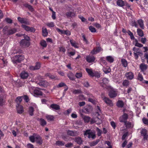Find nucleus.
<instances>
[{
  "mask_svg": "<svg viewBox=\"0 0 148 148\" xmlns=\"http://www.w3.org/2000/svg\"><path fill=\"white\" fill-rule=\"evenodd\" d=\"M66 15L68 17H72L75 16V14L73 12H69L66 13Z\"/></svg>",
  "mask_w": 148,
  "mask_h": 148,
  "instance_id": "obj_38",
  "label": "nucleus"
},
{
  "mask_svg": "<svg viewBox=\"0 0 148 148\" xmlns=\"http://www.w3.org/2000/svg\"><path fill=\"white\" fill-rule=\"evenodd\" d=\"M34 111V108L32 107H30L29 108L28 112L29 114L31 116H32L33 115V112Z\"/></svg>",
  "mask_w": 148,
  "mask_h": 148,
  "instance_id": "obj_40",
  "label": "nucleus"
},
{
  "mask_svg": "<svg viewBox=\"0 0 148 148\" xmlns=\"http://www.w3.org/2000/svg\"><path fill=\"white\" fill-rule=\"evenodd\" d=\"M18 20L21 23H24L27 25H29V23L27 21V20L24 18H21L20 17H18Z\"/></svg>",
  "mask_w": 148,
  "mask_h": 148,
  "instance_id": "obj_15",
  "label": "nucleus"
},
{
  "mask_svg": "<svg viewBox=\"0 0 148 148\" xmlns=\"http://www.w3.org/2000/svg\"><path fill=\"white\" fill-rule=\"evenodd\" d=\"M135 42L136 43L135 45V46L139 47H143V45L140 43H139L136 39L135 40Z\"/></svg>",
  "mask_w": 148,
  "mask_h": 148,
  "instance_id": "obj_54",
  "label": "nucleus"
},
{
  "mask_svg": "<svg viewBox=\"0 0 148 148\" xmlns=\"http://www.w3.org/2000/svg\"><path fill=\"white\" fill-rule=\"evenodd\" d=\"M102 50L103 49L101 47H98L94 49L91 51V53L93 55L96 54Z\"/></svg>",
  "mask_w": 148,
  "mask_h": 148,
  "instance_id": "obj_9",
  "label": "nucleus"
},
{
  "mask_svg": "<svg viewBox=\"0 0 148 148\" xmlns=\"http://www.w3.org/2000/svg\"><path fill=\"white\" fill-rule=\"evenodd\" d=\"M141 134L143 136V139L144 140H147L148 138V136L147 135V130L145 129H143L141 132Z\"/></svg>",
  "mask_w": 148,
  "mask_h": 148,
  "instance_id": "obj_8",
  "label": "nucleus"
},
{
  "mask_svg": "<svg viewBox=\"0 0 148 148\" xmlns=\"http://www.w3.org/2000/svg\"><path fill=\"white\" fill-rule=\"evenodd\" d=\"M17 112L19 114H21L23 112V107L21 105H18L17 107Z\"/></svg>",
  "mask_w": 148,
  "mask_h": 148,
  "instance_id": "obj_23",
  "label": "nucleus"
},
{
  "mask_svg": "<svg viewBox=\"0 0 148 148\" xmlns=\"http://www.w3.org/2000/svg\"><path fill=\"white\" fill-rule=\"evenodd\" d=\"M74 141L79 145H81L83 143V140L82 138L79 137H75L74 139Z\"/></svg>",
  "mask_w": 148,
  "mask_h": 148,
  "instance_id": "obj_18",
  "label": "nucleus"
},
{
  "mask_svg": "<svg viewBox=\"0 0 148 148\" xmlns=\"http://www.w3.org/2000/svg\"><path fill=\"white\" fill-rule=\"evenodd\" d=\"M130 83L129 81L127 80H125L123 81L122 84L123 86H125L126 87H127L129 86Z\"/></svg>",
  "mask_w": 148,
  "mask_h": 148,
  "instance_id": "obj_31",
  "label": "nucleus"
},
{
  "mask_svg": "<svg viewBox=\"0 0 148 148\" xmlns=\"http://www.w3.org/2000/svg\"><path fill=\"white\" fill-rule=\"evenodd\" d=\"M134 56L136 59H137L138 57V56L140 54H142V53L140 52H134Z\"/></svg>",
  "mask_w": 148,
  "mask_h": 148,
  "instance_id": "obj_49",
  "label": "nucleus"
},
{
  "mask_svg": "<svg viewBox=\"0 0 148 148\" xmlns=\"http://www.w3.org/2000/svg\"><path fill=\"white\" fill-rule=\"evenodd\" d=\"M117 106L119 107L122 108L124 106V103L122 101H118L116 104Z\"/></svg>",
  "mask_w": 148,
  "mask_h": 148,
  "instance_id": "obj_36",
  "label": "nucleus"
},
{
  "mask_svg": "<svg viewBox=\"0 0 148 148\" xmlns=\"http://www.w3.org/2000/svg\"><path fill=\"white\" fill-rule=\"evenodd\" d=\"M72 92L73 93L75 94H77L82 93V91H81V90H80L79 89L74 90L72 91Z\"/></svg>",
  "mask_w": 148,
  "mask_h": 148,
  "instance_id": "obj_51",
  "label": "nucleus"
},
{
  "mask_svg": "<svg viewBox=\"0 0 148 148\" xmlns=\"http://www.w3.org/2000/svg\"><path fill=\"white\" fill-rule=\"evenodd\" d=\"M34 93L37 95H42V92L38 89H36L34 91Z\"/></svg>",
  "mask_w": 148,
  "mask_h": 148,
  "instance_id": "obj_34",
  "label": "nucleus"
},
{
  "mask_svg": "<svg viewBox=\"0 0 148 148\" xmlns=\"http://www.w3.org/2000/svg\"><path fill=\"white\" fill-rule=\"evenodd\" d=\"M37 135L36 134H34L32 136L29 137V140L32 142L34 143L35 142L36 140V137Z\"/></svg>",
  "mask_w": 148,
  "mask_h": 148,
  "instance_id": "obj_25",
  "label": "nucleus"
},
{
  "mask_svg": "<svg viewBox=\"0 0 148 148\" xmlns=\"http://www.w3.org/2000/svg\"><path fill=\"white\" fill-rule=\"evenodd\" d=\"M137 32L138 36L141 37H142L143 36L144 34L143 32L140 29H137Z\"/></svg>",
  "mask_w": 148,
  "mask_h": 148,
  "instance_id": "obj_39",
  "label": "nucleus"
},
{
  "mask_svg": "<svg viewBox=\"0 0 148 148\" xmlns=\"http://www.w3.org/2000/svg\"><path fill=\"white\" fill-rule=\"evenodd\" d=\"M95 58L93 56H88L86 57V60L89 63L94 62Z\"/></svg>",
  "mask_w": 148,
  "mask_h": 148,
  "instance_id": "obj_11",
  "label": "nucleus"
},
{
  "mask_svg": "<svg viewBox=\"0 0 148 148\" xmlns=\"http://www.w3.org/2000/svg\"><path fill=\"white\" fill-rule=\"evenodd\" d=\"M93 73L92 77L95 76L97 78H99L100 77V74L97 72H94Z\"/></svg>",
  "mask_w": 148,
  "mask_h": 148,
  "instance_id": "obj_64",
  "label": "nucleus"
},
{
  "mask_svg": "<svg viewBox=\"0 0 148 148\" xmlns=\"http://www.w3.org/2000/svg\"><path fill=\"white\" fill-rule=\"evenodd\" d=\"M67 76L70 79L72 80H74V78L73 74L72 73H68V74H67Z\"/></svg>",
  "mask_w": 148,
  "mask_h": 148,
  "instance_id": "obj_50",
  "label": "nucleus"
},
{
  "mask_svg": "<svg viewBox=\"0 0 148 148\" xmlns=\"http://www.w3.org/2000/svg\"><path fill=\"white\" fill-rule=\"evenodd\" d=\"M38 120L40 121V125L42 126H44L47 124L46 121L44 119L42 118L38 119Z\"/></svg>",
  "mask_w": 148,
  "mask_h": 148,
  "instance_id": "obj_24",
  "label": "nucleus"
},
{
  "mask_svg": "<svg viewBox=\"0 0 148 148\" xmlns=\"http://www.w3.org/2000/svg\"><path fill=\"white\" fill-rule=\"evenodd\" d=\"M7 29H8V27L5 26L4 28L3 31L5 34L8 35H10L13 34L16 32V29L15 28H12L6 30Z\"/></svg>",
  "mask_w": 148,
  "mask_h": 148,
  "instance_id": "obj_2",
  "label": "nucleus"
},
{
  "mask_svg": "<svg viewBox=\"0 0 148 148\" xmlns=\"http://www.w3.org/2000/svg\"><path fill=\"white\" fill-rule=\"evenodd\" d=\"M65 144V143L63 141H58L56 142V145L58 146H64Z\"/></svg>",
  "mask_w": 148,
  "mask_h": 148,
  "instance_id": "obj_42",
  "label": "nucleus"
},
{
  "mask_svg": "<svg viewBox=\"0 0 148 148\" xmlns=\"http://www.w3.org/2000/svg\"><path fill=\"white\" fill-rule=\"evenodd\" d=\"M147 68V65L144 63H142L140 65V68L141 71L144 72Z\"/></svg>",
  "mask_w": 148,
  "mask_h": 148,
  "instance_id": "obj_17",
  "label": "nucleus"
},
{
  "mask_svg": "<svg viewBox=\"0 0 148 148\" xmlns=\"http://www.w3.org/2000/svg\"><path fill=\"white\" fill-rule=\"evenodd\" d=\"M46 117L49 122L53 121L54 119V117L53 115H47Z\"/></svg>",
  "mask_w": 148,
  "mask_h": 148,
  "instance_id": "obj_27",
  "label": "nucleus"
},
{
  "mask_svg": "<svg viewBox=\"0 0 148 148\" xmlns=\"http://www.w3.org/2000/svg\"><path fill=\"white\" fill-rule=\"evenodd\" d=\"M5 101L2 97H0V106H3L5 104Z\"/></svg>",
  "mask_w": 148,
  "mask_h": 148,
  "instance_id": "obj_57",
  "label": "nucleus"
},
{
  "mask_svg": "<svg viewBox=\"0 0 148 148\" xmlns=\"http://www.w3.org/2000/svg\"><path fill=\"white\" fill-rule=\"evenodd\" d=\"M125 76L127 79L130 80L132 79L134 77L133 73L130 72L126 73L125 74Z\"/></svg>",
  "mask_w": 148,
  "mask_h": 148,
  "instance_id": "obj_12",
  "label": "nucleus"
},
{
  "mask_svg": "<svg viewBox=\"0 0 148 148\" xmlns=\"http://www.w3.org/2000/svg\"><path fill=\"white\" fill-rule=\"evenodd\" d=\"M99 140H97L96 141H94L90 144V145L91 146H94L96 145L99 142Z\"/></svg>",
  "mask_w": 148,
  "mask_h": 148,
  "instance_id": "obj_63",
  "label": "nucleus"
},
{
  "mask_svg": "<svg viewBox=\"0 0 148 148\" xmlns=\"http://www.w3.org/2000/svg\"><path fill=\"white\" fill-rule=\"evenodd\" d=\"M7 63L6 60L5 58H3L0 61V64L1 67H5L7 65Z\"/></svg>",
  "mask_w": 148,
  "mask_h": 148,
  "instance_id": "obj_21",
  "label": "nucleus"
},
{
  "mask_svg": "<svg viewBox=\"0 0 148 148\" xmlns=\"http://www.w3.org/2000/svg\"><path fill=\"white\" fill-rule=\"evenodd\" d=\"M34 66L36 70L39 69L40 67V64L39 62H37Z\"/></svg>",
  "mask_w": 148,
  "mask_h": 148,
  "instance_id": "obj_55",
  "label": "nucleus"
},
{
  "mask_svg": "<svg viewBox=\"0 0 148 148\" xmlns=\"http://www.w3.org/2000/svg\"><path fill=\"white\" fill-rule=\"evenodd\" d=\"M106 59L107 61L110 63L113 62L114 61V58L111 56H107Z\"/></svg>",
  "mask_w": 148,
  "mask_h": 148,
  "instance_id": "obj_28",
  "label": "nucleus"
},
{
  "mask_svg": "<svg viewBox=\"0 0 148 148\" xmlns=\"http://www.w3.org/2000/svg\"><path fill=\"white\" fill-rule=\"evenodd\" d=\"M96 130L97 132V135L99 136H100L102 133V131L98 127L96 128Z\"/></svg>",
  "mask_w": 148,
  "mask_h": 148,
  "instance_id": "obj_59",
  "label": "nucleus"
},
{
  "mask_svg": "<svg viewBox=\"0 0 148 148\" xmlns=\"http://www.w3.org/2000/svg\"><path fill=\"white\" fill-rule=\"evenodd\" d=\"M20 76L23 79H26L29 76L28 73L27 71H23L20 73Z\"/></svg>",
  "mask_w": 148,
  "mask_h": 148,
  "instance_id": "obj_10",
  "label": "nucleus"
},
{
  "mask_svg": "<svg viewBox=\"0 0 148 148\" xmlns=\"http://www.w3.org/2000/svg\"><path fill=\"white\" fill-rule=\"evenodd\" d=\"M117 93L118 91L117 90L111 88L109 92V96L110 98H112L117 96Z\"/></svg>",
  "mask_w": 148,
  "mask_h": 148,
  "instance_id": "obj_3",
  "label": "nucleus"
},
{
  "mask_svg": "<svg viewBox=\"0 0 148 148\" xmlns=\"http://www.w3.org/2000/svg\"><path fill=\"white\" fill-rule=\"evenodd\" d=\"M45 76L49 77L50 79H53L56 77V76L51 74L50 73H47L46 74Z\"/></svg>",
  "mask_w": 148,
  "mask_h": 148,
  "instance_id": "obj_29",
  "label": "nucleus"
},
{
  "mask_svg": "<svg viewBox=\"0 0 148 148\" xmlns=\"http://www.w3.org/2000/svg\"><path fill=\"white\" fill-rule=\"evenodd\" d=\"M25 7L28 8L29 10L31 11L33 10V8L32 6L28 4H25Z\"/></svg>",
  "mask_w": 148,
  "mask_h": 148,
  "instance_id": "obj_62",
  "label": "nucleus"
},
{
  "mask_svg": "<svg viewBox=\"0 0 148 148\" xmlns=\"http://www.w3.org/2000/svg\"><path fill=\"white\" fill-rule=\"evenodd\" d=\"M40 44L43 47H46L47 46V44L46 42L43 40L40 41Z\"/></svg>",
  "mask_w": 148,
  "mask_h": 148,
  "instance_id": "obj_47",
  "label": "nucleus"
},
{
  "mask_svg": "<svg viewBox=\"0 0 148 148\" xmlns=\"http://www.w3.org/2000/svg\"><path fill=\"white\" fill-rule=\"evenodd\" d=\"M29 45V42L24 39L22 40L20 42V46L23 48L28 47Z\"/></svg>",
  "mask_w": 148,
  "mask_h": 148,
  "instance_id": "obj_4",
  "label": "nucleus"
},
{
  "mask_svg": "<svg viewBox=\"0 0 148 148\" xmlns=\"http://www.w3.org/2000/svg\"><path fill=\"white\" fill-rule=\"evenodd\" d=\"M90 130H87L86 131L84 132V136H86L87 135H88L89 134H91V132H92Z\"/></svg>",
  "mask_w": 148,
  "mask_h": 148,
  "instance_id": "obj_56",
  "label": "nucleus"
},
{
  "mask_svg": "<svg viewBox=\"0 0 148 148\" xmlns=\"http://www.w3.org/2000/svg\"><path fill=\"white\" fill-rule=\"evenodd\" d=\"M138 22L140 27L142 29H144V25L143 21L141 19H139L138 21Z\"/></svg>",
  "mask_w": 148,
  "mask_h": 148,
  "instance_id": "obj_33",
  "label": "nucleus"
},
{
  "mask_svg": "<svg viewBox=\"0 0 148 148\" xmlns=\"http://www.w3.org/2000/svg\"><path fill=\"white\" fill-rule=\"evenodd\" d=\"M97 118L98 119V121H95V120H94L93 119H92L90 121L91 124H92L94 123H95L97 124H101L102 122V121L100 119V118L98 116L97 117Z\"/></svg>",
  "mask_w": 148,
  "mask_h": 148,
  "instance_id": "obj_20",
  "label": "nucleus"
},
{
  "mask_svg": "<svg viewBox=\"0 0 148 148\" xmlns=\"http://www.w3.org/2000/svg\"><path fill=\"white\" fill-rule=\"evenodd\" d=\"M35 141L37 143L40 145H41L43 143L41 137L38 135H37L36 136Z\"/></svg>",
  "mask_w": 148,
  "mask_h": 148,
  "instance_id": "obj_16",
  "label": "nucleus"
},
{
  "mask_svg": "<svg viewBox=\"0 0 148 148\" xmlns=\"http://www.w3.org/2000/svg\"><path fill=\"white\" fill-rule=\"evenodd\" d=\"M84 110L85 112L87 113H89L91 112L92 109L90 107H88L85 108L84 109Z\"/></svg>",
  "mask_w": 148,
  "mask_h": 148,
  "instance_id": "obj_46",
  "label": "nucleus"
},
{
  "mask_svg": "<svg viewBox=\"0 0 148 148\" xmlns=\"http://www.w3.org/2000/svg\"><path fill=\"white\" fill-rule=\"evenodd\" d=\"M116 4L119 6L123 7L125 5V2L123 0H117Z\"/></svg>",
  "mask_w": 148,
  "mask_h": 148,
  "instance_id": "obj_19",
  "label": "nucleus"
},
{
  "mask_svg": "<svg viewBox=\"0 0 148 148\" xmlns=\"http://www.w3.org/2000/svg\"><path fill=\"white\" fill-rule=\"evenodd\" d=\"M67 133L68 135L72 136H74L76 135V133L70 130L67 131Z\"/></svg>",
  "mask_w": 148,
  "mask_h": 148,
  "instance_id": "obj_44",
  "label": "nucleus"
},
{
  "mask_svg": "<svg viewBox=\"0 0 148 148\" xmlns=\"http://www.w3.org/2000/svg\"><path fill=\"white\" fill-rule=\"evenodd\" d=\"M90 134L88 135V138H92L93 139H94L96 137L95 134L93 132H91Z\"/></svg>",
  "mask_w": 148,
  "mask_h": 148,
  "instance_id": "obj_48",
  "label": "nucleus"
},
{
  "mask_svg": "<svg viewBox=\"0 0 148 148\" xmlns=\"http://www.w3.org/2000/svg\"><path fill=\"white\" fill-rule=\"evenodd\" d=\"M89 29L90 31L92 33L95 32H96L95 28L92 26H90L89 27Z\"/></svg>",
  "mask_w": 148,
  "mask_h": 148,
  "instance_id": "obj_52",
  "label": "nucleus"
},
{
  "mask_svg": "<svg viewBox=\"0 0 148 148\" xmlns=\"http://www.w3.org/2000/svg\"><path fill=\"white\" fill-rule=\"evenodd\" d=\"M50 107L53 110H59L60 109V106L59 105L56 104H51L50 106Z\"/></svg>",
  "mask_w": 148,
  "mask_h": 148,
  "instance_id": "obj_26",
  "label": "nucleus"
},
{
  "mask_svg": "<svg viewBox=\"0 0 148 148\" xmlns=\"http://www.w3.org/2000/svg\"><path fill=\"white\" fill-rule=\"evenodd\" d=\"M24 56L22 55L16 56L12 59V61L14 63L20 62L24 59Z\"/></svg>",
  "mask_w": 148,
  "mask_h": 148,
  "instance_id": "obj_1",
  "label": "nucleus"
},
{
  "mask_svg": "<svg viewBox=\"0 0 148 148\" xmlns=\"http://www.w3.org/2000/svg\"><path fill=\"white\" fill-rule=\"evenodd\" d=\"M124 123L125 127L127 129L132 128L134 126V124L132 123L127 121Z\"/></svg>",
  "mask_w": 148,
  "mask_h": 148,
  "instance_id": "obj_14",
  "label": "nucleus"
},
{
  "mask_svg": "<svg viewBox=\"0 0 148 148\" xmlns=\"http://www.w3.org/2000/svg\"><path fill=\"white\" fill-rule=\"evenodd\" d=\"M38 84L40 86L44 87H47L49 85V83L46 81H41Z\"/></svg>",
  "mask_w": 148,
  "mask_h": 148,
  "instance_id": "obj_13",
  "label": "nucleus"
},
{
  "mask_svg": "<svg viewBox=\"0 0 148 148\" xmlns=\"http://www.w3.org/2000/svg\"><path fill=\"white\" fill-rule=\"evenodd\" d=\"M82 37L83 38V41L85 42L86 44H88L89 43V42L87 39L86 38L85 36L83 34H82Z\"/></svg>",
  "mask_w": 148,
  "mask_h": 148,
  "instance_id": "obj_58",
  "label": "nucleus"
},
{
  "mask_svg": "<svg viewBox=\"0 0 148 148\" xmlns=\"http://www.w3.org/2000/svg\"><path fill=\"white\" fill-rule=\"evenodd\" d=\"M103 71L105 73L107 74L110 72L111 69L110 68L108 69L104 68L103 69Z\"/></svg>",
  "mask_w": 148,
  "mask_h": 148,
  "instance_id": "obj_61",
  "label": "nucleus"
},
{
  "mask_svg": "<svg viewBox=\"0 0 148 148\" xmlns=\"http://www.w3.org/2000/svg\"><path fill=\"white\" fill-rule=\"evenodd\" d=\"M101 113V110L100 107L97 106V112L95 113V115L96 116H99Z\"/></svg>",
  "mask_w": 148,
  "mask_h": 148,
  "instance_id": "obj_37",
  "label": "nucleus"
},
{
  "mask_svg": "<svg viewBox=\"0 0 148 148\" xmlns=\"http://www.w3.org/2000/svg\"><path fill=\"white\" fill-rule=\"evenodd\" d=\"M90 118L88 116H84V120L85 123H88L90 120Z\"/></svg>",
  "mask_w": 148,
  "mask_h": 148,
  "instance_id": "obj_53",
  "label": "nucleus"
},
{
  "mask_svg": "<svg viewBox=\"0 0 148 148\" xmlns=\"http://www.w3.org/2000/svg\"><path fill=\"white\" fill-rule=\"evenodd\" d=\"M128 118V115L126 113H124L119 117V121L120 122L124 123L127 121Z\"/></svg>",
  "mask_w": 148,
  "mask_h": 148,
  "instance_id": "obj_5",
  "label": "nucleus"
},
{
  "mask_svg": "<svg viewBox=\"0 0 148 148\" xmlns=\"http://www.w3.org/2000/svg\"><path fill=\"white\" fill-rule=\"evenodd\" d=\"M100 63L106 65L107 62H106L105 59L104 57H102L100 59Z\"/></svg>",
  "mask_w": 148,
  "mask_h": 148,
  "instance_id": "obj_45",
  "label": "nucleus"
},
{
  "mask_svg": "<svg viewBox=\"0 0 148 148\" xmlns=\"http://www.w3.org/2000/svg\"><path fill=\"white\" fill-rule=\"evenodd\" d=\"M70 43L72 46L76 48H78V47L77 46V43H76L74 40H70Z\"/></svg>",
  "mask_w": 148,
  "mask_h": 148,
  "instance_id": "obj_30",
  "label": "nucleus"
},
{
  "mask_svg": "<svg viewBox=\"0 0 148 148\" xmlns=\"http://www.w3.org/2000/svg\"><path fill=\"white\" fill-rule=\"evenodd\" d=\"M42 35L43 36L46 37L48 35L47 30L46 28H42Z\"/></svg>",
  "mask_w": 148,
  "mask_h": 148,
  "instance_id": "obj_41",
  "label": "nucleus"
},
{
  "mask_svg": "<svg viewBox=\"0 0 148 148\" xmlns=\"http://www.w3.org/2000/svg\"><path fill=\"white\" fill-rule=\"evenodd\" d=\"M127 33L130 36V38L132 40H134V37L133 35V33H132L130 30H128Z\"/></svg>",
  "mask_w": 148,
  "mask_h": 148,
  "instance_id": "obj_43",
  "label": "nucleus"
},
{
  "mask_svg": "<svg viewBox=\"0 0 148 148\" xmlns=\"http://www.w3.org/2000/svg\"><path fill=\"white\" fill-rule=\"evenodd\" d=\"M103 100L108 105L111 106L113 105L112 101L109 98L106 97H102Z\"/></svg>",
  "mask_w": 148,
  "mask_h": 148,
  "instance_id": "obj_7",
  "label": "nucleus"
},
{
  "mask_svg": "<svg viewBox=\"0 0 148 148\" xmlns=\"http://www.w3.org/2000/svg\"><path fill=\"white\" fill-rule=\"evenodd\" d=\"M142 121L144 124L148 125V119L144 117L142 119Z\"/></svg>",
  "mask_w": 148,
  "mask_h": 148,
  "instance_id": "obj_60",
  "label": "nucleus"
},
{
  "mask_svg": "<svg viewBox=\"0 0 148 148\" xmlns=\"http://www.w3.org/2000/svg\"><path fill=\"white\" fill-rule=\"evenodd\" d=\"M121 62L122 65L125 67H126L127 66V62L126 60L124 59H122L121 60Z\"/></svg>",
  "mask_w": 148,
  "mask_h": 148,
  "instance_id": "obj_35",
  "label": "nucleus"
},
{
  "mask_svg": "<svg viewBox=\"0 0 148 148\" xmlns=\"http://www.w3.org/2000/svg\"><path fill=\"white\" fill-rule=\"evenodd\" d=\"M23 28L25 29V30L27 32H34L35 31V29L33 27H29L22 25L21 26Z\"/></svg>",
  "mask_w": 148,
  "mask_h": 148,
  "instance_id": "obj_6",
  "label": "nucleus"
},
{
  "mask_svg": "<svg viewBox=\"0 0 148 148\" xmlns=\"http://www.w3.org/2000/svg\"><path fill=\"white\" fill-rule=\"evenodd\" d=\"M102 82H100V84L101 86H102L103 87H104V85H103V84H106L109 82L108 80L106 78H104L102 80Z\"/></svg>",
  "mask_w": 148,
  "mask_h": 148,
  "instance_id": "obj_22",
  "label": "nucleus"
},
{
  "mask_svg": "<svg viewBox=\"0 0 148 148\" xmlns=\"http://www.w3.org/2000/svg\"><path fill=\"white\" fill-rule=\"evenodd\" d=\"M86 70L87 73L90 76L92 77H93L94 72H92V70L91 69L86 68Z\"/></svg>",
  "mask_w": 148,
  "mask_h": 148,
  "instance_id": "obj_32",
  "label": "nucleus"
}]
</instances>
